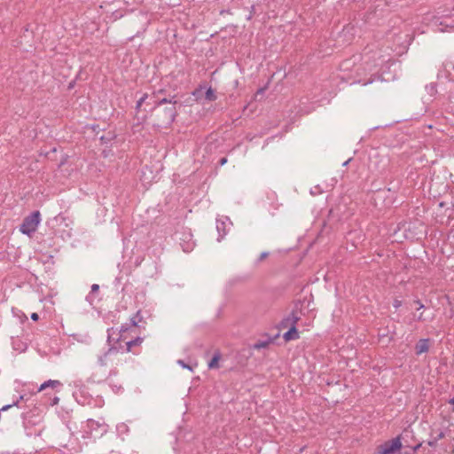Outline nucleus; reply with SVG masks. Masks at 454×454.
Returning a JSON list of instances; mask_svg holds the SVG:
<instances>
[{"instance_id":"f257e3e1","label":"nucleus","mask_w":454,"mask_h":454,"mask_svg":"<svg viewBox=\"0 0 454 454\" xmlns=\"http://www.w3.org/2000/svg\"><path fill=\"white\" fill-rule=\"evenodd\" d=\"M154 98L155 97L152 96L150 98L152 102L148 103V105L153 106L151 110L155 111L157 125L159 127L167 128L174 121L176 115V101L167 98H162L156 101Z\"/></svg>"},{"instance_id":"f03ea898","label":"nucleus","mask_w":454,"mask_h":454,"mask_svg":"<svg viewBox=\"0 0 454 454\" xmlns=\"http://www.w3.org/2000/svg\"><path fill=\"white\" fill-rule=\"evenodd\" d=\"M41 221V215L39 211H35L27 217L24 218L23 223L20 227V231L23 234L31 235L34 233Z\"/></svg>"},{"instance_id":"7ed1b4c3","label":"nucleus","mask_w":454,"mask_h":454,"mask_svg":"<svg viewBox=\"0 0 454 454\" xmlns=\"http://www.w3.org/2000/svg\"><path fill=\"white\" fill-rule=\"evenodd\" d=\"M402 442L400 436L387 441L377 447L379 454H394L395 451L401 450Z\"/></svg>"},{"instance_id":"20e7f679","label":"nucleus","mask_w":454,"mask_h":454,"mask_svg":"<svg viewBox=\"0 0 454 454\" xmlns=\"http://www.w3.org/2000/svg\"><path fill=\"white\" fill-rule=\"evenodd\" d=\"M118 354V348L115 347H110L106 351L98 357V364L100 366H106L108 362L112 360V357Z\"/></svg>"},{"instance_id":"39448f33","label":"nucleus","mask_w":454,"mask_h":454,"mask_svg":"<svg viewBox=\"0 0 454 454\" xmlns=\"http://www.w3.org/2000/svg\"><path fill=\"white\" fill-rule=\"evenodd\" d=\"M300 315L297 309H294L290 315L285 317L280 325L282 328H291L292 326H296V324L300 320Z\"/></svg>"},{"instance_id":"423d86ee","label":"nucleus","mask_w":454,"mask_h":454,"mask_svg":"<svg viewBox=\"0 0 454 454\" xmlns=\"http://www.w3.org/2000/svg\"><path fill=\"white\" fill-rule=\"evenodd\" d=\"M60 387H62V383L59 380H49L40 386V387L38 388V392L45 390L48 387H51V389H56Z\"/></svg>"},{"instance_id":"0eeeda50","label":"nucleus","mask_w":454,"mask_h":454,"mask_svg":"<svg viewBox=\"0 0 454 454\" xmlns=\"http://www.w3.org/2000/svg\"><path fill=\"white\" fill-rule=\"evenodd\" d=\"M216 230L218 231L219 237L217 239L220 241L227 233L226 222L223 220L217 219L216 220Z\"/></svg>"},{"instance_id":"6e6552de","label":"nucleus","mask_w":454,"mask_h":454,"mask_svg":"<svg viewBox=\"0 0 454 454\" xmlns=\"http://www.w3.org/2000/svg\"><path fill=\"white\" fill-rule=\"evenodd\" d=\"M283 338L286 341L297 340L299 338V333L296 326H292L289 330L284 333Z\"/></svg>"},{"instance_id":"1a4fd4ad","label":"nucleus","mask_w":454,"mask_h":454,"mask_svg":"<svg viewBox=\"0 0 454 454\" xmlns=\"http://www.w3.org/2000/svg\"><path fill=\"white\" fill-rule=\"evenodd\" d=\"M428 348H429V347H428L427 340H426V339L419 340L416 345V353H417V355H420L422 353L427 352L428 350Z\"/></svg>"},{"instance_id":"9d476101","label":"nucleus","mask_w":454,"mask_h":454,"mask_svg":"<svg viewBox=\"0 0 454 454\" xmlns=\"http://www.w3.org/2000/svg\"><path fill=\"white\" fill-rule=\"evenodd\" d=\"M221 359L220 351H215L212 359L208 363L209 369H217L219 367V360Z\"/></svg>"},{"instance_id":"9b49d317","label":"nucleus","mask_w":454,"mask_h":454,"mask_svg":"<svg viewBox=\"0 0 454 454\" xmlns=\"http://www.w3.org/2000/svg\"><path fill=\"white\" fill-rule=\"evenodd\" d=\"M22 401H27V398H25V395H20L19 398L16 401H14L12 403L3 406L1 411H7L10 408L14 407V406L20 407V403Z\"/></svg>"},{"instance_id":"f8f14e48","label":"nucleus","mask_w":454,"mask_h":454,"mask_svg":"<svg viewBox=\"0 0 454 454\" xmlns=\"http://www.w3.org/2000/svg\"><path fill=\"white\" fill-rule=\"evenodd\" d=\"M439 25L443 27H439V30L444 32L447 27H454V20H452L450 18H445L443 20L440 22Z\"/></svg>"},{"instance_id":"ddd939ff","label":"nucleus","mask_w":454,"mask_h":454,"mask_svg":"<svg viewBox=\"0 0 454 454\" xmlns=\"http://www.w3.org/2000/svg\"><path fill=\"white\" fill-rule=\"evenodd\" d=\"M143 341V339L140 338V337H137L136 338L135 340H129L126 343V346H127V351L129 352L131 351L132 348L134 346H137V345H140Z\"/></svg>"},{"instance_id":"4468645a","label":"nucleus","mask_w":454,"mask_h":454,"mask_svg":"<svg viewBox=\"0 0 454 454\" xmlns=\"http://www.w3.org/2000/svg\"><path fill=\"white\" fill-rule=\"evenodd\" d=\"M99 291V286L98 284H93L91 286V290H90V294L87 296V301L90 302V303H92L94 301V294L98 293Z\"/></svg>"},{"instance_id":"2eb2a0df","label":"nucleus","mask_w":454,"mask_h":454,"mask_svg":"<svg viewBox=\"0 0 454 454\" xmlns=\"http://www.w3.org/2000/svg\"><path fill=\"white\" fill-rule=\"evenodd\" d=\"M130 321L133 326H139V323L143 322V317L140 311H137V314L131 317Z\"/></svg>"},{"instance_id":"dca6fc26","label":"nucleus","mask_w":454,"mask_h":454,"mask_svg":"<svg viewBox=\"0 0 454 454\" xmlns=\"http://www.w3.org/2000/svg\"><path fill=\"white\" fill-rule=\"evenodd\" d=\"M205 98L207 101H215L216 99V95L215 90L212 88H208L205 93Z\"/></svg>"},{"instance_id":"f3484780","label":"nucleus","mask_w":454,"mask_h":454,"mask_svg":"<svg viewBox=\"0 0 454 454\" xmlns=\"http://www.w3.org/2000/svg\"><path fill=\"white\" fill-rule=\"evenodd\" d=\"M148 98V95L147 94H144L137 102V106H136V109L137 111L140 110L142 105L145 102V100Z\"/></svg>"},{"instance_id":"a211bd4d","label":"nucleus","mask_w":454,"mask_h":454,"mask_svg":"<svg viewBox=\"0 0 454 454\" xmlns=\"http://www.w3.org/2000/svg\"><path fill=\"white\" fill-rule=\"evenodd\" d=\"M177 363H178V364H179L183 368H186V369H188V370H190V371H192V368L189 364H185L183 360H178V361H177Z\"/></svg>"},{"instance_id":"6ab92c4d","label":"nucleus","mask_w":454,"mask_h":454,"mask_svg":"<svg viewBox=\"0 0 454 454\" xmlns=\"http://www.w3.org/2000/svg\"><path fill=\"white\" fill-rule=\"evenodd\" d=\"M269 255V253L268 252H262L261 254H260V257L258 259V262H262L263 261L265 258H267Z\"/></svg>"},{"instance_id":"aec40b11","label":"nucleus","mask_w":454,"mask_h":454,"mask_svg":"<svg viewBox=\"0 0 454 454\" xmlns=\"http://www.w3.org/2000/svg\"><path fill=\"white\" fill-rule=\"evenodd\" d=\"M437 442L438 441L434 437H433L431 440L427 442V444L431 447H434L436 446Z\"/></svg>"},{"instance_id":"412c9836","label":"nucleus","mask_w":454,"mask_h":454,"mask_svg":"<svg viewBox=\"0 0 454 454\" xmlns=\"http://www.w3.org/2000/svg\"><path fill=\"white\" fill-rule=\"evenodd\" d=\"M401 305H402V301H399L397 299L394 301L393 306L395 309H398L399 307H401Z\"/></svg>"},{"instance_id":"4be33fe9","label":"nucleus","mask_w":454,"mask_h":454,"mask_svg":"<svg viewBox=\"0 0 454 454\" xmlns=\"http://www.w3.org/2000/svg\"><path fill=\"white\" fill-rule=\"evenodd\" d=\"M444 436H445V434H444L443 432H442V431H441V432H439V433L437 434V435H436L434 438H435L437 441H439V440H441V439L444 438Z\"/></svg>"},{"instance_id":"5701e85b","label":"nucleus","mask_w":454,"mask_h":454,"mask_svg":"<svg viewBox=\"0 0 454 454\" xmlns=\"http://www.w3.org/2000/svg\"><path fill=\"white\" fill-rule=\"evenodd\" d=\"M415 303L418 304V309H421L424 308V305L421 303L419 300L415 301Z\"/></svg>"},{"instance_id":"b1692460","label":"nucleus","mask_w":454,"mask_h":454,"mask_svg":"<svg viewBox=\"0 0 454 454\" xmlns=\"http://www.w3.org/2000/svg\"><path fill=\"white\" fill-rule=\"evenodd\" d=\"M31 318H32V320L36 321V320H38L39 316L37 313H32Z\"/></svg>"},{"instance_id":"393cba45","label":"nucleus","mask_w":454,"mask_h":454,"mask_svg":"<svg viewBox=\"0 0 454 454\" xmlns=\"http://www.w3.org/2000/svg\"><path fill=\"white\" fill-rule=\"evenodd\" d=\"M59 397H54V398H53V400H52V403H51V405H55V404H57V403H59Z\"/></svg>"},{"instance_id":"a878e982","label":"nucleus","mask_w":454,"mask_h":454,"mask_svg":"<svg viewBox=\"0 0 454 454\" xmlns=\"http://www.w3.org/2000/svg\"><path fill=\"white\" fill-rule=\"evenodd\" d=\"M226 162H227V159H226V158H222V159L220 160V164H221V165H223V164H225Z\"/></svg>"},{"instance_id":"bb28decb","label":"nucleus","mask_w":454,"mask_h":454,"mask_svg":"<svg viewBox=\"0 0 454 454\" xmlns=\"http://www.w3.org/2000/svg\"><path fill=\"white\" fill-rule=\"evenodd\" d=\"M190 250H192V246L190 245H188L187 247H184V252H189Z\"/></svg>"},{"instance_id":"cd10ccee","label":"nucleus","mask_w":454,"mask_h":454,"mask_svg":"<svg viewBox=\"0 0 454 454\" xmlns=\"http://www.w3.org/2000/svg\"><path fill=\"white\" fill-rule=\"evenodd\" d=\"M127 330H128V328H127V327L121 326V333H125Z\"/></svg>"},{"instance_id":"c85d7f7f","label":"nucleus","mask_w":454,"mask_h":454,"mask_svg":"<svg viewBox=\"0 0 454 454\" xmlns=\"http://www.w3.org/2000/svg\"><path fill=\"white\" fill-rule=\"evenodd\" d=\"M420 446H421V443H419L418 445H416V446L413 448V450H419V449L420 448Z\"/></svg>"},{"instance_id":"c756f323","label":"nucleus","mask_w":454,"mask_h":454,"mask_svg":"<svg viewBox=\"0 0 454 454\" xmlns=\"http://www.w3.org/2000/svg\"><path fill=\"white\" fill-rule=\"evenodd\" d=\"M418 319H419V320H420V321L424 320V318H423V314H422V313L419 316V318H418Z\"/></svg>"},{"instance_id":"7c9ffc66","label":"nucleus","mask_w":454,"mask_h":454,"mask_svg":"<svg viewBox=\"0 0 454 454\" xmlns=\"http://www.w3.org/2000/svg\"><path fill=\"white\" fill-rule=\"evenodd\" d=\"M266 343H262V344H257L256 347L257 348H260V347H265Z\"/></svg>"},{"instance_id":"2f4dec72","label":"nucleus","mask_w":454,"mask_h":454,"mask_svg":"<svg viewBox=\"0 0 454 454\" xmlns=\"http://www.w3.org/2000/svg\"><path fill=\"white\" fill-rule=\"evenodd\" d=\"M450 403L454 405V397L452 399L450 400Z\"/></svg>"},{"instance_id":"473e14b6","label":"nucleus","mask_w":454,"mask_h":454,"mask_svg":"<svg viewBox=\"0 0 454 454\" xmlns=\"http://www.w3.org/2000/svg\"><path fill=\"white\" fill-rule=\"evenodd\" d=\"M349 160H348L345 161V162L343 163V165H344V166L348 165V161H349Z\"/></svg>"},{"instance_id":"72a5a7b5","label":"nucleus","mask_w":454,"mask_h":454,"mask_svg":"<svg viewBox=\"0 0 454 454\" xmlns=\"http://www.w3.org/2000/svg\"><path fill=\"white\" fill-rule=\"evenodd\" d=\"M450 65L451 66L452 69L454 70V65L451 63Z\"/></svg>"}]
</instances>
